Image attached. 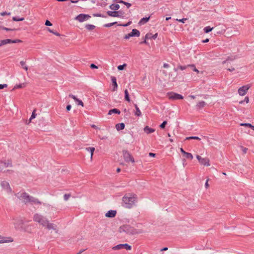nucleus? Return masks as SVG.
<instances>
[{
	"instance_id": "obj_1",
	"label": "nucleus",
	"mask_w": 254,
	"mask_h": 254,
	"mask_svg": "<svg viewBox=\"0 0 254 254\" xmlns=\"http://www.w3.org/2000/svg\"><path fill=\"white\" fill-rule=\"evenodd\" d=\"M136 201L137 196L133 193L126 194L122 198L123 205L129 209L133 207Z\"/></svg>"
},
{
	"instance_id": "obj_2",
	"label": "nucleus",
	"mask_w": 254,
	"mask_h": 254,
	"mask_svg": "<svg viewBox=\"0 0 254 254\" xmlns=\"http://www.w3.org/2000/svg\"><path fill=\"white\" fill-rule=\"evenodd\" d=\"M34 220L39 223L43 226L46 227L47 229H48L49 230H56V229L55 228V226L53 224L50 223L46 218L44 217L43 216L41 215H39L38 214H36L35 215H34Z\"/></svg>"
},
{
	"instance_id": "obj_3",
	"label": "nucleus",
	"mask_w": 254,
	"mask_h": 254,
	"mask_svg": "<svg viewBox=\"0 0 254 254\" xmlns=\"http://www.w3.org/2000/svg\"><path fill=\"white\" fill-rule=\"evenodd\" d=\"M18 198L23 203L27 204L28 203H34L35 204H41V202L37 199L30 196L25 192H22L17 194Z\"/></svg>"
},
{
	"instance_id": "obj_4",
	"label": "nucleus",
	"mask_w": 254,
	"mask_h": 254,
	"mask_svg": "<svg viewBox=\"0 0 254 254\" xmlns=\"http://www.w3.org/2000/svg\"><path fill=\"white\" fill-rule=\"evenodd\" d=\"M120 232H125L128 234H134L139 233L129 225H125L120 228Z\"/></svg>"
},
{
	"instance_id": "obj_5",
	"label": "nucleus",
	"mask_w": 254,
	"mask_h": 254,
	"mask_svg": "<svg viewBox=\"0 0 254 254\" xmlns=\"http://www.w3.org/2000/svg\"><path fill=\"white\" fill-rule=\"evenodd\" d=\"M108 16L111 17H120L121 18H125L126 17L125 12L123 10L119 11H109L107 12Z\"/></svg>"
},
{
	"instance_id": "obj_6",
	"label": "nucleus",
	"mask_w": 254,
	"mask_h": 254,
	"mask_svg": "<svg viewBox=\"0 0 254 254\" xmlns=\"http://www.w3.org/2000/svg\"><path fill=\"white\" fill-rule=\"evenodd\" d=\"M251 87V85L250 84L240 87L238 90V94L241 96H245L248 93Z\"/></svg>"
},
{
	"instance_id": "obj_7",
	"label": "nucleus",
	"mask_w": 254,
	"mask_h": 254,
	"mask_svg": "<svg viewBox=\"0 0 254 254\" xmlns=\"http://www.w3.org/2000/svg\"><path fill=\"white\" fill-rule=\"evenodd\" d=\"M167 96L170 100H181L183 99V96L182 95L173 92H168Z\"/></svg>"
},
{
	"instance_id": "obj_8",
	"label": "nucleus",
	"mask_w": 254,
	"mask_h": 254,
	"mask_svg": "<svg viewBox=\"0 0 254 254\" xmlns=\"http://www.w3.org/2000/svg\"><path fill=\"white\" fill-rule=\"evenodd\" d=\"M123 157L125 161L127 163L131 162L133 163L135 162L133 156L127 151H123Z\"/></svg>"
},
{
	"instance_id": "obj_9",
	"label": "nucleus",
	"mask_w": 254,
	"mask_h": 254,
	"mask_svg": "<svg viewBox=\"0 0 254 254\" xmlns=\"http://www.w3.org/2000/svg\"><path fill=\"white\" fill-rule=\"evenodd\" d=\"M196 157L201 165L205 166H209L210 165V160L208 158H202L199 155H197Z\"/></svg>"
},
{
	"instance_id": "obj_10",
	"label": "nucleus",
	"mask_w": 254,
	"mask_h": 254,
	"mask_svg": "<svg viewBox=\"0 0 254 254\" xmlns=\"http://www.w3.org/2000/svg\"><path fill=\"white\" fill-rule=\"evenodd\" d=\"M90 18L91 16L88 14H80L75 18V19L80 22H82L88 20Z\"/></svg>"
},
{
	"instance_id": "obj_11",
	"label": "nucleus",
	"mask_w": 254,
	"mask_h": 254,
	"mask_svg": "<svg viewBox=\"0 0 254 254\" xmlns=\"http://www.w3.org/2000/svg\"><path fill=\"white\" fill-rule=\"evenodd\" d=\"M21 42V40L19 39H16L12 40L11 39H7L4 40H2L0 41V47L5 45L7 44H11V43H20Z\"/></svg>"
},
{
	"instance_id": "obj_12",
	"label": "nucleus",
	"mask_w": 254,
	"mask_h": 254,
	"mask_svg": "<svg viewBox=\"0 0 254 254\" xmlns=\"http://www.w3.org/2000/svg\"><path fill=\"white\" fill-rule=\"evenodd\" d=\"M122 249H125L127 250H130L131 247L129 245L127 244H125L118 245L113 248V249L114 250H120Z\"/></svg>"
},
{
	"instance_id": "obj_13",
	"label": "nucleus",
	"mask_w": 254,
	"mask_h": 254,
	"mask_svg": "<svg viewBox=\"0 0 254 254\" xmlns=\"http://www.w3.org/2000/svg\"><path fill=\"white\" fill-rule=\"evenodd\" d=\"M1 186L2 187V188L6 191L7 192H11V189L10 188L9 185L7 182L5 181L2 182L1 183Z\"/></svg>"
},
{
	"instance_id": "obj_14",
	"label": "nucleus",
	"mask_w": 254,
	"mask_h": 254,
	"mask_svg": "<svg viewBox=\"0 0 254 254\" xmlns=\"http://www.w3.org/2000/svg\"><path fill=\"white\" fill-rule=\"evenodd\" d=\"M117 214V211L116 210H111L108 211L106 213L105 216L107 217L113 218Z\"/></svg>"
},
{
	"instance_id": "obj_15",
	"label": "nucleus",
	"mask_w": 254,
	"mask_h": 254,
	"mask_svg": "<svg viewBox=\"0 0 254 254\" xmlns=\"http://www.w3.org/2000/svg\"><path fill=\"white\" fill-rule=\"evenodd\" d=\"M13 241L11 237H4L0 240V243H10Z\"/></svg>"
},
{
	"instance_id": "obj_16",
	"label": "nucleus",
	"mask_w": 254,
	"mask_h": 254,
	"mask_svg": "<svg viewBox=\"0 0 254 254\" xmlns=\"http://www.w3.org/2000/svg\"><path fill=\"white\" fill-rule=\"evenodd\" d=\"M70 97H71L75 102L78 103V104L79 105H81V106H84V104L83 102L81 100H80L79 99H77L74 95H69Z\"/></svg>"
},
{
	"instance_id": "obj_17",
	"label": "nucleus",
	"mask_w": 254,
	"mask_h": 254,
	"mask_svg": "<svg viewBox=\"0 0 254 254\" xmlns=\"http://www.w3.org/2000/svg\"><path fill=\"white\" fill-rule=\"evenodd\" d=\"M125 127V125L124 123H119L116 125V128L118 131L124 129Z\"/></svg>"
},
{
	"instance_id": "obj_18",
	"label": "nucleus",
	"mask_w": 254,
	"mask_h": 254,
	"mask_svg": "<svg viewBox=\"0 0 254 254\" xmlns=\"http://www.w3.org/2000/svg\"><path fill=\"white\" fill-rule=\"evenodd\" d=\"M36 110L34 109L33 111L32 112V115L31 116V117L29 121L28 122H26V124L27 125H29L31 122L32 120L35 118L36 117L37 114H36Z\"/></svg>"
},
{
	"instance_id": "obj_19",
	"label": "nucleus",
	"mask_w": 254,
	"mask_h": 254,
	"mask_svg": "<svg viewBox=\"0 0 254 254\" xmlns=\"http://www.w3.org/2000/svg\"><path fill=\"white\" fill-rule=\"evenodd\" d=\"M131 36H137L139 37L140 35V32L137 29H134L132 30V31L130 33Z\"/></svg>"
},
{
	"instance_id": "obj_20",
	"label": "nucleus",
	"mask_w": 254,
	"mask_h": 254,
	"mask_svg": "<svg viewBox=\"0 0 254 254\" xmlns=\"http://www.w3.org/2000/svg\"><path fill=\"white\" fill-rule=\"evenodd\" d=\"M134 106L135 109V111L134 112V115L137 117H139L141 115V112L140 110H139L138 107L136 104H134Z\"/></svg>"
},
{
	"instance_id": "obj_21",
	"label": "nucleus",
	"mask_w": 254,
	"mask_h": 254,
	"mask_svg": "<svg viewBox=\"0 0 254 254\" xmlns=\"http://www.w3.org/2000/svg\"><path fill=\"white\" fill-rule=\"evenodd\" d=\"M111 79L113 83V85L114 86L113 91H116L118 87V84L116 81V78L114 76H113L112 77Z\"/></svg>"
},
{
	"instance_id": "obj_22",
	"label": "nucleus",
	"mask_w": 254,
	"mask_h": 254,
	"mask_svg": "<svg viewBox=\"0 0 254 254\" xmlns=\"http://www.w3.org/2000/svg\"><path fill=\"white\" fill-rule=\"evenodd\" d=\"M121 111L117 109H113L109 110L108 112V115H111L113 114H120Z\"/></svg>"
},
{
	"instance_id": "obj_23",
	"label": "nucleus",
	"mask_w": 254,
	"mask_h": 254,
	"mask_svg": "<svg viewBox=\"0 0 254 254\" xmlns=\"http://www.w3.org/2000/svg\"><path fill=\"white\" fill-rule=\"evenodd\" d=\"M144 131L147 133H150L154 132L155 130L152 128L149 127L148 126H146L144 128Z\"/></svg>"
},
{
	"instance_id": "obj_24",
	"label": "nucleus",
	"mask_w": 254,
	"mask_h": 254,
	"mask_svg": "<svg viewBox=\"0 0 254 254\" xmlns=\"http://www.w3.org/2000/svg\"><path fill=\"white\" fill-rule=\"evenodd\" d=\"M149 18H150V16H149L148 17H144V18H141L139 22V24L140 25L144 24L145 23H146V22H147L148 21V20H149Z\"/></svg>"
},
{
	"instance_id": "obj_25",
	"label": "nucleus",
	"mask_w": 254,
	"mask_h": 254,
	"mask_svg": "<svg viewBox=\"0 0 254 254\" xmlns=\"http://www.w3.org/2000/svg\"><path fill=\"white\" fill-rule=\"evenodd\" d=\"M120 5L118 4H112L110 6V8L113 10H117L120 8Z\"/></svg>"
},
{
	"instance_id": "obj_26",
	"label": "nucleus",
	"mask_w": 254,
	"mask_h": 254,
	"mask_svg": "<svg viewBox=\"0 0 254 254\" xmlns=\"http://www.w3.org/2000/svg\"><path fill=\"white\" fill-rule=\"evenodd\" d=\"M86 150L89 151L91 153V159H92L94 152L95 151V148L93 147L86 148Z\"/></svg>"
},
{
	"instance_id": "obj_27",
	"label": "nucleus",
	"mask_w": 254,
	"mask_h": 254,
	"mask_svg": "<svg viewBox=\"0 0 254 254\" xmlns=\"http://www.w3.org/2000/svg\"><path fill=\"white\" fill-rule=\"evenodd\" d=\"M205 105V102L203 101H199L197 103L196 107L198 109H201L203 108Z\"/></svg>"
},
{
	"instance_id": "obj_28",
	"label": "nucleus",
	"mask_w": 254,
	"mask_h": 254,
	"mask_svg": "<svg viewBox=\"0 0 254 254\" xmlns=\"http://www.w3.org/2000/svg\"><path fill=\"white\" fill-rule=\"evenodd\" d=\"M26 84L25 83L15 85L14 86V87L13 88V90H15V89H17V88H24V87H25L26 86Z\"/></svg>"
},
{
	"instance_id": "obj_29",
	"label": "nucleus",
	"mask_w": 254,
	"mask_h": 254,
	"mask_svg": "<svg viewBox=\"0 0 254 254\" xmlns=\"http://www.w3.org/2000/svg\"><path fill=\"white\" fill-rule=\"evenodd\" d=\"M125 99L127 102H129L130 101V98L129 97V93L127 89L125 90Z\"/></svg>"
},
{
	"instance_id": "obj_30",
	"label": "nucleus",
	"mask_w": 254,
	"mask_h": 254,
	"mask_svg": "<svg viewBox=\"0 0 254 254\" xmlns=\"http://www.w3.org/2000/svg\"><path fill=\"white\" fill-rule=\"evenodd\" d=\"M85 28L88 30H93L95 29V26L92 24H86L85 25Z\"/></svg>"
},
{
	"instance_id": "obj_31",
	"label": "nucleus",
	"mask_w": 254,
	"mask_h": 254,
	"mask_svg": "<svg viewBox=\"0 0 254 254\" xmlns=\"http://www.w3.org/2000/svg\"><path fill=\"white\" fill-rule=\"evenodd\" d=\"M213 28V27L211 28L210 26H207V27H205L203 29V30L205 33H209V32L211 31L212 30Z\"/></svg>"
},
{
	"instance_id": "obj_32",
	"label": "nucleus",
	"mask_w": 254,
	"mask_h": 254,
	"mask_svg": "<svg viewBox=\"0 0 254 254\" xmlns=\"http://www.w3.org/2000/svg\"><path fill=\"white\" fill-rule=\"evenodd\" d=\"M184 155L187 158L190 159V160H192L193 159V156L190 153L186 152V154Z\"/></svg>"
},
{
	"instance_id": "obj_33",
	"label": "nucleus",
	"mask_w": 254,
	"mask_h": 254,
	"mask_svg": "<svg viewBox=\"0 0 254 254\" xmlns=\"http://www.w3.org/2000/svg\"><path fill=\"white\" fill-rule=\"evenodd\" d=\"M190 139H196V140H200V138L197 136H190L187 137L186 138V140H190Z\"/></svg>"
},
{
	"instance_id": "obj_34",
	"label": "nucleus",
	"mask_w": 254,
	"mask_h": 254,
	"mask_svg": "<svg viewBox=\"0 0 254 254\" xmlns=\"http://www.w3.org/2000/svg\"><path fill=\"white\" fill-rule=\"evenodd\" d=\"M20 64L22 66V67L25 70H28V67L26 65V64H25V62H24V61H21L20 62Z\"/></svg>"
},
{
	"instance_id": "obj_35",
	"label": "nucleus",
	"mask_w": 254,
	"mask_h": 254,
	"mask_svg": "<svg viewBox=\"0 0 254 254\" xmlns=\"http://www.w3.org/2000/svg\"><path fill=\"white\" fill-rule=\"evenodd\" d=\"M47 31H49V32L50 33H52L53 34H54V35L57 36H60V34L57 32H54L52 30H51V29L50 28H48L47 29Z\"/></svg>"
},
{
	"instance_id": "obj_36",
	"label": "nucleus",
	"mask_w": 254,
	"mask_h": 254,
	"mask_svg": "<svg viewBox=\"0 0 254 254\" xmlns=\"http://www.w3.org/2000/svg\"><path fill=\"white\" fill-rule=\"evenodd\" d=\"M120 2L124 4L125 5L127 6V8H129L131 5V3L123 1V0H121Z\"/></svg>"
},
{
	"instance_id": "obj_37",
	"label": "nucleus",
	"mask_w": 254,
	"mask_h": 254,
	"mask_svg": "<svg viewBox=\"0 0 254 254\" xmlns=\"http://www.w3.org/2000/svg\"><path fill=\"white\" fill-rule=\"evenodd\" d=\"M24 18H18L17 17H13L12 20L15 21H20L24 20Z\"/></svg>"
},
{
	"instance_id": "obj_38",
	"label": "nucleus",
	"mask_w": 254,
	"mask_h": 254,
	"mask_svg": "<svg viewBox=\"0 0 254 254\" xmlns=\"http://www.w3.org/2000/svg\"><path fill=\"white\" fill-rule=\"evenodd\" d=\"M127 66V64H124L123 65H120L118 66V69L120 70H123L125 67Z\"/></svg>"
},
{
	"instance_id": "obj_39",
	"label": "nucleus",
	"mask_w": 254,
	"mask_h": 254,
	"mask_svg": "<svg viewBox=\"0 0 254 254\" xmlns=\"http://www.w3.org/2000/svg\"><path fill=\"white\" fill-rule=\"evenodd\" d=\"M240 126H244V127H251V126H252V125L251 124H249V123H242L240 124Z\"/></svg>"
},
{
	"instance_id": "obj_40",
	"label": "nucleus",
	"mask_w": 254,
	"mask_h": 254,
	"mask_svg": "<svg viewBox=\"0 0 254 254\" xmlns=\"http://www.w3.org/2000/svg\"><path fill=\"white\" fill-rule=\"evenodd\" d=\"M232 60L230 58H228V59H227L225 61H224L222 62V64H228L229 63H230V61H232Z\"/></svg>"
},
{
	"instance_id": "obj_41",
	"label": "nucleus",
	"mask_w": 254,
	"mask_h": 254,
	"mask_svg": "<svg viewBox=\"0 0 254 254\" xmlns=\"http://www.w3.org/2000/svg\"><path fill=\"white\" fill-rule=\"evenodd\" d=\"M167 121H164L160 125V127L161 128H164L165 127V126L167 124Z\"/></svg>"
},
{
	"instance_id": "obj_42",
	"label": "nucleus",
	"mask_w": 254,
	"mask_h": 254,
	"mask_svg": "<svg viewBox=\"0 0 254 254\" xmlns=\"http://www.w3.org/2000/svg\"><path fill=\"white\" fill-rule=\"evenodd\" d=\"M70 197V194H65L64 196V199L65 200H67Z\"/></svg>"
},
{
	"instance_id": "obj_43",
	"label": "nucleus",
	"mask_w": 254,
	"mask_h": 254,
	"mask_svg": "<svg viewBox=\"0 0 254 254\" xmlns=\"http://www.w3.org/2000/svg\"><path fill=\"white\" fill-rule=\"evenodd\" d=\"M4 165H5L6 167H8V166L11 167L12 166V162L11 160H8L7 163L6 164L5 163H4Z\"/></svg>"
},
{
	"instance_id": "obj_44",
	"label": "nucleus",
	"mask_w": 254,
	"mask_h": 254,
	"mask_svg": "<svg viewBox=\"0 0 254 254\" xmlns=\"http://www.w3.org/2000/svg\"><path fill=\"white\" fill-rule=\"evenodd\" d=\"M117 22H113V23H108V24H105V26L106 27H111L113 25H114V24H116Z\"/></svg>"
},
{
	"instance_id": "obj_45",
	"label": "nucleus",
	"mask_w": 254,
	"mask_h": 254,
	"mask_svg": "<svg viewBox=\"0 0 254 254\" xmlns=\"http://www.w3.org/2000/svg\"><path fill=\"white\" fill-rule=\"evenodd\" d=\"M45 25L46 26H51L52 25V23L48 20H47L45 22Z\"/></svg>"
},
{
	"instance_id": "obj_46",
	"label": "nucleus",
	"mask_w": 254,
	"mask_h": 254,
	"mask_svg": "<svg viewBox=\"0 0 254 254\" xmlns=\"http://www.w3.org/2000/svg\"><path fill=\"white\" fill-rule=\"evenodd\" d=\"M244 101H245L247 104L249 103L250 102V99L248 96H246L245 97V99L244 100Z\"/></svg>"
},
{
	"instance_id": "obj_47",
	"label": "nucleus",
	"mask_w": 254,
	"mask_h": 254,
	"mask_svg": "<svg viewBox=\"0 0 254 254\" xmlns=\"http://www.w3.org/2000/svg\"><path fill=\"white\" fill-rule=\"evenodd\" d=\"M7 85L6 84H0V89H2L4 88L7 87Z\"/></svg>"
},
{
	"instance_id": "obj_48",
	"label": "nucleus",
	"mask_w": 254,
	"mask_h": 254,
	"mask_svg": "<svg viewBox=\"0 0 254 254\" xmlns=\"http://www.w3.org/2000/svg\"><path fill=\"white\" fill-rule=\"evenodd\" d=\"M242 150L244 153H246L248 150V148L244 147H242Z\"/></svg>"
},
{
	"instance_id": "obj_49",
	"label": "nucleus",
	"mask_w": 254,
	"mask_h": 254,
	"mask_svg": "<svg viewBox=\"0 0 254 254\" xmlns=\"http://www.w3.org/2000/svg\"><path fill=\"white\" fill-rule=\"evenodd\" d=\"M90 67L91 68H98L97 65H96L95 64H91Z\"/></svg>"
},
{
	"instance_id": "obj_50",
	"label": "nucleus",
	"mask_w": 254,
	"mask_h": 254,
	"mask_svg": "<svg viewBox=\"0 0 254 254\" xmlns=\"http://www.w3.org/2000/svg\"><path fill=\"white\" fill-rule=\"evenodd\" d=\"M227 70L231 71V72H232L233 71H234L235 70V68L234 67H227Z\"/></svg>"
},
{
	"instance_id": "obj_51",
	"label": "nucleus",
	"mask_w": 254,
	"mask_h": 254,
	"mask_svg": "<svg viewBox=\"0 0 254 254\" xmlns=\"http://www.w3.org/2000/svg\"><path fill=\"white\" fill-rule=\"evenodd\" d=\"M176 20L179 21H180V22L184 23L185 21L187 20V18H183L182 19H177Z\"/></svg>"
},
{
	"instance_id": "obj_52",
	"label": "nucleus",
	"mask_w": 254,
	"mask_h": 254,
	"mask_svg": "<svg viewBox=\"0 0 254 254\" xmlns=\"http://www.w3.org/2000/svg\"><path fill=\"white\" fill-rule=\"evenodd\" d=\"M208 181H209V179H208L206 180V182L205 184V188L206 189H207L209 187Z\"/></svg>"
},
{
	"instance_id": "obj_53",
	"label": "nucleus",
	"mask_w": 254,
	"mask_h": 254,
	"mask_svg": "<svg viewBox=\"0 0 254 254\" xmlns=\"http://www.w3.org/2000/svg\"><path fill=\"white\" fill-rule=\"evenodd\" d=\"M0 14L1 16H4L5 15H9L10 13H7L6 12H1Z\"/></svg>"
},
{
	"instance_id": "obj_54",
	"label": "nucleus",
	"mask_w": 254,
	"mask_h": 254,
	"mask_svg": "<svg viewBox=\"0 0 254 254\" xmlns=\"http://www.w3.org/2000/svg\"><path fill=\"white\" fill-rule=\"evenodd\" d=\"M180 151L182 152V153L184 155L185 154H186V152L182 148H180Z\"/></svg>"
},
{
	"instance_id": "obj_55",
	"label": "nucleus",
	"mask_w": 254,
	"mask_h": 254,
	"mask_svg": "<svg viewBox=\"0 0 254 254\" xmlns=\"http://www.w3.org/2000/svg\"><path fill=\"white\" fill-rule=\"evenodd\" d=\"M131 23V21H129L127 23V24H121L120 25L121 26H128L129 25H130V24Z\"/></svg>"
},
{
	"instance_id": "obj_56",
	"label": "nucleus",
	"mask_w": 254,
	"mask_h": 254,
	"mask_svg": "<svg viewBox=\"0 0 254 254\" xmlns=\"http://www.w3.org/2000/svg\"><path fill=\"white\" fill-rule=\"evenodd\" d=\"M130 35V33H128V34L126 35L125 37V38L127 39H128L129 38H130V37H131Z\"/></svg>"
},
{
	"instance_id": "obj_57",
	"label": "nucleus",
	"mask_w": 254,
	"mask_h": 254,
	"mask_svg": "<svg viewBox=\"0 0 254 254\" xmlns=\"http://www.w3.org/2000/svg\"><path fill=\"white\" fill-rule=\"evenodd\" d=\"M169 65L168 64L165 63L163 64V67L164 68H168V67H169Z\"/></svg>"
},
{
	"instance_id": "obj_58",
	"label": "nucleus",
	"mask_w": 254,
	"mask_h": 254,
	"mask_svg": "<svg viewBox=\"0 0 254 254\" xmlns=\"http://www.w3.org/2000/svg\"><path fill=\"white\" fill-rule=\"evenodd\" d=\"M71 105H67V106H66V110H67V111H69V110L71 109Z\"/></svg>"
},
{
	"instance_id": "obj_59",
	"label": "nucleus",
	"mask_w": 254,
	"mask_h": 254,
	"mask_svg": "<svg viewBox=\"0 0 254 254\" xmlns=\"http://www.w3.org/2000/svg\"><path fill=\"white\" fill-rule=\"evenodd\" d=\"M149 156H151V157H155V154H154L153 153H149Z\"/></svg>"
},
{
	"instance_id": "obj_60",
	"label": "nucleus",
	"mask_w": 254,
	"mask_h": 254,
	"mask_svg": "<svg viewBox=\"0 0 254 254\" xmlns=\"http://www.w3.org/2000/svg\"><path fill=\"white\" fill-rule=\"evenodd\" d=\"M168 250V248L165 247L161 250V251H165Z\"/></svg>"
},
{
	"instance_id": "obj_61",
	"label": "nucleus",
	"mask_w": 254,
	"mask_h": 254,
	"mask_svg": "<svg viewBox=\"0 0 254 254\" xmlns=\"http://www.w3.org/2000/svg\"><path fill=\"white\" fill-rule=\"evenodd\" d=\"M209 39H206L205 40H203L202 41L203 43H207L208 42H209Z\"/></svg>"
},
{
	"instance_id": "obj_62",
	"label": "nucleus",
	"mask_w": 254,
	"mask_h": 254,
	"mask_svg": "<svg viewBox=\"0 0 254 254\" xmlns=\"http://www.w3.org/2000/svg\"><path fill=\"white\" fill-rule=\"evenodd\" d=\"M193 70L195 72H196L197 73H199V70L196 69L195 67H194V68L193 69Z\"/></svg>"
},
{
	"instance_id": "obj_63",
	"label": "nucleus",
	"mask_w": 254,
	"mask_h": 254,
	"mask_svg": "<svg viewBox=\"0 0 254 254\" xmlns=\"http://www.w3.org/2000/svg\"><path fill=\"white\" fill-rule=\"evenodd\" d=\"M157 36V34H154V35L152 36V38H153V39H155V38H156Z\"/></svg>"
},
{
	"instance_id": "obj_64",
	"label": "nucleus",
	"mask_w": 254,
	"mask_h": 254,
	"mask_svg": "<svg viewBox=\"0 0 254 254\" xmlns=\"http://www.w3.org/2000/svg\"><path fill=\"white\" fill-rule=\"evenodd\" d=\"M180 68L181 70H184L186 68V67L185 66H181Z\"/></svg>"
}]
</instances>
